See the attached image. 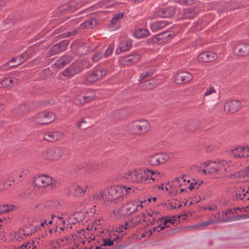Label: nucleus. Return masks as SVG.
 <instances>
[{
	"label": "nucleus",
	"instance_id": "f257e3e1",
	"mask_svg": "<svg viewBox=\"0 0 249 249\" xmlns=\"http://www.w3.org/2000/svg\"><path fill=\"white\" fill-rule=\"evenodd\" d=\"M121 192L119 185L111 186L106 190H102L96 193L93 198L96 200H103L117 204L123 200Z\"/></svg>",
	"mask_w": 249,
	"mask_h": 249
},
{
	"label": "nucleus",
	"instance_id": "f03ea898",
	"mask_svg": "<svg viewBox=\"0 0 249 249\" xmlns=\"http://www.w3.org/2000/svg\"><path fill=\"white\" fill-rule=\"evenodd\" d=\"M53 220L52 219L49 221L48 224H51ZM47 221L46 219L42 220L41 219H37L35 224L33 225L32 228L24 226L20 229L19 231L17 232V241H20L25 237L34 233L38 231H41L42 228L47 226Z\"/></svg>",
	"mask_w": 249,
	"mask_h": 249
},
{
	"label": "nucleus",
	"instance_id": "7ed1b4c3",
	"mask_svg": "<svg viewBox=\"0 0 249 249\" xmlns=\"http://www.w3.org/2000/svg\"><path fill=\"white\" fill-rule=\"evenodd\" d=\"M138 205L137 201L134 200H129L117 211H114V214L118 219L128 217L136 212L140 211Z\"/></svg>",
	"mask_w": 249,
	"mask_h": 249
},
{
	"label": "nucleus",
	"instance_id": "20e7f679",
	"mask_svg": "<svg viewBox=\"0 0 249 249\" xmlns=\"http://www.w3.org/2000/svg\"><path fill=\"white\" fill-rule=\"evenodd\" d=\"M33 184L38 188L50 186L52 188L56 186V180L52 177L46 175H39L33 179Z\"/></svg>",
	"mask_w": 249,
	"mask_h": 249
},
{
	"label": "nucleus",
	"instance_id": "39448f33",
	"mask_svg": "<svg viewBox=\"0 0 249 249\" xmlns=\"http://www.w3.org/2000/svg\"><path fill=\"white\" fill-rule=\"evenodd\" d=\"M150 125L146 120L136 121L129 125L130 132L132 134H142L149 130Z\"/></svg>",
	"mask_w": 249,
	"mask_h": 249
},
{
	"label": "nucleus",
	"instance_id": "423d86ee",
	"mask_svg": "<svg viewBox=\"0 0 249 249\" xmlns=\"http://www.w3.org/2000/svg\"><path fill=\"white\" fill-rule=\"evenodd\" d=\"M123 178L128 182L140 183L144 180L143 171L133 170L125 172Z\"/></svg>",
	"mask_w": 249,
	"mask_h": 249
},
{
	"label": "nucleus",
	"instance_id": "0eeeda50",
	"mask_svg": "<svg viewBox=\"0 0 249 249\" xmlns=\"http://www.w3.org/2000/svg\"><path fill=\"white\" fill-rule=\"evenodd\" d=\"M55 119L52 112L43 111L36 114L34 117V121L38 124H45L52 123Z\"/></svg>",
	"mask_w": 249,
	"mask_h": 249
},
{
	"label": "nucleus",
	"instance_id": "6e6552de",
	"mask_svg": "<svg viewBox=\"0 0 249 249\" xmlns=\"http://www.w3.org/2000/svg\"><path fill=\"white\" fill-rule=\"evenodd\" d=\"M106 73L107 71L104 69H95L91 72L86 75L85 80L83 81V83L85 85H87L90 83L95 82L101 79Z\"/></svg>",
	"mask_w": 249,
	"mask_h": 249
},
{
	"label": "nucleus",
	"instance_id": "1a4fd4ad",
	"mask_svg": "<svg viewBox=\"0 0 249 249\" xmlns=\"http://www.w3.org/2000/svg\"><path fill=\"white\" fill-rule=\"evenodd\" d=\"M169 159V156L165 153H156L149 156L147 161L152 166H157L165 163Z\"/></svg>",
	"mask_w": 249,
	"mask_h": 249
},
{
	"label": "nucleus",
	"instance_id": "9d476101",
	"mask_svg": "<svg viewBox=\"0 0 249 249\" xmlns=\"http://www.w3.org/2000/svg\"><path fill=\"white\" fill-rule=\"evenodd\" d=\"M234 201L247 202L249 200V188L237 187L233 194Z\"/></svg>",
	"mask_w": 249,
	"mask_h": 249
},
{
	"label": "nucleus",
	"instance_id": "9b49d317",
	"mask_svg": "<svg viewBox=\"0 0 249 249\" xmlns=\"http://www.w3.org/2000/svg\"><path fill=\"white\" fill-rule=\"evenodd\" d=\"M63 154V150L58 147H52L45 150L43 156L45 159L50 160H56L59 159Z\"/></svg>",
	"mask_w": 249,
	"mask_h": 249
},
{
	"label": "nucleus",
	"instance_id": "f8f14e48",
	"mask_svg": "<svg viewBox=\"0 0 249 249\" xmlns=\"http://www.w3.org/2000/svg\"><path fill=\"white\" fill-rule=\"evenodd\" d=\"M84 69L80 61L73 63L68 68L62 72L63 75L65 76H73L82 71Z\"/></svg>",
	"mask_w": 249,
	"mask_h": 249
},
{
	"label": "nucleus",
	"instance_id": "ddd939ff",
	"mask_svg": "<svg viewBox=\"0 0 249 249\" xmlns=\"http://www.w3.org/2000/svg\"><path fill=\"white\" fill-rule=\"evenodd\" d=\"M68 45L69 42L67 40H63L59 42L54 45L46 53V56L50 57L65 51L67 49Z\"/></svg>",
	"mask_w": 249,
	"mask_h": 249
},
{
	"label": "nucleus",
	"instance_id": "4468645a",
	"mask_svg": "<svg viewBox=\"0 0 249 249\" xmlns=\"http://www.w3.org/2000/svg\"><path fill=\"white\" fill-rule=\"evenodd\" d=\"M193 79L192 75L186 71H180L174 76V81L177 84L187 83Z\"/></svg>",
	"mask_w": 249,
	"mask_h": 249
},
{
	"label": "nucleus",
	"instance_id": "2eb2a0df",
	"mask_svg": "<svg viewBox=\"0 0 249 249\" xmlns=\"http://www.w3.org/2000/svg\"><path fill=\"white\" fill-rule=\"evenodd\" d=\"M242 107V104L236 100L227 101L225 105V111L229 113H233L239 110Z\"/></svg>",
	"mask_w": 249,
	"mask_h": 249
},
{
	"label": "nucleus",
	"instance_id": "dca6fc26",
	"mask_svg": "<svg viewBox=\"0 0 249 249\" xmlns=\"http://www.w3.org/2000/svg\"><path fill=\"white\" fill-rule=\"evenodd\" d=\"M141 57V55L137 52H132L129 55L122 58L121 63L125 65H130L137 62Z\"/></svg>",
	"mask_w": 249,
	"mask_h": 249
},
{
	"label": "nucleus",
	"instance_id": "f3484780",
	"mask_svg": "<svg viewBox=\"0 0 249 249\" xmlns=\"http://www.w3.org/2000/svg\"><path fill=\"white\" fill-rule=\"evenodd\" d=\"M236 212L235 209H227L225 212H222V222H231L239 220L240 216L234 215Z\"/></svg>",
	"mask_w": 249,
	"mask_h": 249
},
{
	"label": "nucleus",
	"instance_id": "a211bd4d",
	"mask_svg": "<svg viewBox=\"0 0 249 249\" xmlns=\"http://www.w3.org/2000/svg\"><path fill=\"white\" fill-rule=\"evenodd\" d=\"M63 137L64 134L61 131H49L44 135L43 139L45 141L53 142L61 140Z\"/></svg>",
	"mask_w": 249,
	"mask_h": 249
},
{
	"label": "nucleus",
	"instance_id": "6ab92c4d",
	"mask_svg": "<svg viewBox=\"0 0 249 249\" xmlns=\"http://www.w3.org/2000/svg\"><path fill=\"white\" fill-rule=\"evenodd\" d=\"M175 14V9L173 6L160 8L156 12V16L160 18L172 17Z\"/></svg>",
	"mask_w": 249,
	"mask_h": 249
},
{
	"label": "nucleus",
	"instance_id": "aec40b11",
	"mask_svg": "<svg viewBox=\"0 0 249 249\" xmlns=\"http://www.w3.org/2000/svg\"><path fill=\"white\" fill-rule=\"evenodd\" d=\"M144 180L151 179L153 181L159 180L161 178L160 173L157 170L146 169L143 171Z\"/></svg>",
	"mask_w": 249,
	"mask_h": 249
},
{
	"label": "nucleus",
	"instance_id": "412c9836",
	"mask_svg": "<svg viewBox=\"0 0 249 249\" xmlns=\"http://www.w3.org/2000/svg\"><path fill=\"white\" fill-rule=\"evenodd\" d=\"M95 96V94L92 90L89 89H86L82 93L78 100L80 104H85L93 100Z\"/></svg>",
	"mask_w": 249,
	"mask_h": 249
},
{
	"label": "nucleus",
	"instance_id": "4be33fe9",
	"mask_svg": "<svg viewBox=\"0 0 249 249\" xmlns=\"http://www.w3.org/2000/svg\"><path fill=\"white\" fill-rule=\"evenodd\" d=\"M217 55L211 52H206L200 53L198 57L199 61L203 62H208L216 59Z\"/></svg>",
	"mask_w": 249,
	"mask_h": 249
},
{
	"label": "nucleus",
	"instance_id": "5701e85b",
	"mask_svg": "<svg viewBox=\"0 0 249 249\" xmlns=\"http://www.w3.org/2000/svg\"><path fill=\"white\" fill-rule=\"evenodd\" d=\"M132 46V43L129 40H121L118 48L116 51V53L118 54L122 52H125L129 50Z\"/></svg>",
	"mask_w": 249,
	"mask_h": 249
},
{
	"label": "nucleus",
	"instance_id": "b1692460",
	"mask_svg": "<svg viewBox=\"0 0 249 249\" xmlns=\"http://www.w3.org/2000/svg\"><path fill=\"white\" fill-rule=\"evenodd\" d=\"M233 51L235 53L241 56L249 54V45H239L234 47Z\"/></svg>",
	"mask_w": 249,
	"mask_h": 249
},
{
	"label": "nucleus",
	"instance_id": "393cba45",
	"mask_svg": "<svg viewBox=\"0 0 249 249\" xmlns=\"http://www.w3.org/2000/svg\"><path fill=\"white\" fill-rule=\"evenodd\" d=\"M71 60V57L69 55L61 56L54 63V66L59 69L63 68L68 64Z\"/></svg>",
	"mask_w": 249,
	"mask_h": 249
},
{
	"label": "nucleus",
	"instance_id": "a878e982",
	"mask_svg": "<svg viewBox=\"0 0 249 249\" xmlns=\"http://www.w3.org/2000/svg\"><path fill=\"white\" fill-rule=\"evenodd\" d=\"M89 186L87 184L82 183L79 185L73 186V189L75 192V196H81L86 192Z\"/></svg>",
	"mask_w": 249,
	"mask_h": 249
},
{
	"label": "nucleus",
	"instance_id": "bb28decb",
	"mask_svg": "<svg viewBox=\"0 0 249 249\" xmlns=\"http://www.w3.org/2000/svg\"><path fill=\"white\" fill-rule=\"evenodd\" d=\"M167 25L168 23L165 20L156 21L151 23L150 28L153 32H155L163 29Z\"/></svg>",
	"mask_w": 249,
	"mask_h": 249
},
{
	"label": "nucleus",
	"instance_id": "cd10ccee",
	"mask_svg": "<svg viewBox=\"0 0 249 249\" xmlns=\"http://www.w3.org/2000/svg\"><path fill=\"white\" fill-rule=\"evenodd\" d=\"M120 190L121 191V195L123 199L126 196L130 194H132L134 192V189L131 187H126L124 185H119Z\"/></svg>",
	"mask_w": 249,
	"mask_h": 249
},
{
	"label": "nucleus",
	"instance_id": "c85d7f7f",
	"mask_svg": "<svg viewBox=\"0 0 249 249\" xmlns=\"http://www.w3.org/2000/svg\"><path fill=\"white\" fill-rule=\"evenodd\" d=\"M245 148L244 146H239L232 150V154L235 158H242L245 157L244 151Z\"/></svg>",
	"mask_w": 249,
	"mask_h": 249
},
{
	"label": "nucleus",
	"instance_id": "c756f323",
	"mask_svg": "<svg viewBox=\"0 0 249 249\" xmlns=\"http://www.w3.org/2000/svg\"><path fill=\"white\" fill-rule=\"evenodd\" d=\"M133 35L136 38H143L148 36L149 32L144 28H139L135 30Z\"/></svg>",
	"mask_w": 249,
	"mask_h": 249
},
{
	"label": "nucleus",
	"instance_id": "7c9ffc66",
	"mask_svg": "<svg viewBox=\"0 0 249 249\" xmlns=\"http://www.w3.org/2000/svg\"><path fill=\"white\" fill-rule=\"evenodd\" d=\"M145 218V214L143 213H141L134 217L133 219H130V221H131L134 227H136L142 222V221H144Z\"/></svg>",
	"mask_w": 249,
	"mask_h": 249
},
{
	"label": "nucleus",
	"instance_id": "2f4dec72",
	"mask_svg": "<svg viewBox=\"0 0 249 249\" xmlns=\"http://www.w3.org/2000/svg\"><path fill=\"white\" fill-rule=\"evenodd\" d=\"M14 77H8L2 79L0 81V88L11 87L14 81Z\"/></svg>",
	"mask_w": 249,
	"mask_h": 249
},
{
	"label": "nucleus",
	"instance_id": "473e14b6",
	"mask_svg": "<svg viewBox=\"0 0 249 249\" xmlns=\"http://www.w3.org/2000/svg\"><path fill=\"white\" fill-rule=\"evenodd\" d=\"M218 171H226L227 167L231 163V161H226L225 160H216Z\"/></svg>",
	"mask_w": 249,
	"mask_h": 249
},
{
	"label": "nucleus",
	"instance_id": "72a5a7b5",
	"mask_svg": "<svg viewBox=\"0 0 249 249\" xmlns=\"http://www.w3.org/2000/svg\"><path fill=\"white\" fill-rule=\"evenodd\" d=\"M155 87V83H154V81L150 80H145L144 81H142L140 83V87L142 89H152Z\"/></svg>",
	"mask_w": 249,
	"mask_h": 249
},
{
	"label": "nucleus",
	"instance_id": "f704fd0d",
	"mask_svg": "<svg viewBox=\"0 0 249 249\" xmlns=\"http://www.w3.org/2000/svg\"><path fill=\"white\" fill-rule=\"evenodd\" d=\"M175 36L173 32L167 31L159 34L158 36V39L159 40H163L164 41L168 40L169 39L172 38Z\"/></svg>",
	"mask_w": 249,
	"mask_h": 249
},
{
	"label": "nucleus",
	"instance_id": "c9c22d12",
	"mask_svg": "<svg viewBox=\"0 0 249 249\" xmlns=\"http://www.w3.org/2000/svg\"><path fill=\"white\" fill-rule=\"evenodd\" d=\"M204 164H206L209 167V169L208 170V173H214L218 171L216 161L214 162L207 161L205 163H204Z\"/></svg>",
	"mask_w": 249,
	"mask_h": 249
},
{
	"label": "nucleus",
	"instance_id": "e433bc0d",
	"mask_svg": "<svg viewBox=\"0 0 249 249\" xmlns=\"http://www.w3.org/2000/svg\"><path fill=\"white\" fill-rule=\"evenodd\" d=\"M184 16L185 18L192 19L193 18L196 13L193 8H187L184 10Z\"/></svg>",
	"mask_w": 249,
	"mask_h": 249
},
{
	"label": "nucleus",
	"instance_id": "4c0bfd02",
	"mask_svg": "<svg viewBox=\"0 0 249 249\" xmlns=\"http://www.w3.org/2000/svg\"><path fill=\"white\" fill-rule=\"evenodd\" d=\"M90 163H92L91 164H90L89 165H88V170H89V172L92 173L95 172L96 173L99 169V165H98L96 162L95 161H92Z\"/></svg>",
	"mask_w": 249,
	"mask_h": 249
},
{
	"label": "nucleus",
	"instance_id": "58836bf2",
	"mask_svg": "<svg viewBox=\"0 0 249 249\" xmlns=\"http://www.w3.org/2000/svg\"><path fill=\"white\" fill-rule=\"evenodd\" d=\"M203 183L202 181L200 180H193L192 182H191L189 186L188 187V188L190 190H192L194 189H197L198 188L200 185Z\"/></svg>",
	"mask_w": 249,
	"mask_h": 249
},
{
	"label": "nucleus",
	"instance_id": "ea45409f",
	"mask_svg": "<svg viewBox=\"0 0 249 249\" xmlns=\"http://www.w3.org/2000/svg\"><path fill=\"white\" fill-rule=\"evenodd\" d=\"M154 73V71L150 70L148 71L144 72L141 73V75L139 76V80L142 81L145 78L149 77L151 76Z\"/></svg>",
	"mask_w": 249,
	"mask_h": 249
},
{
	"label": "nucleus",
	"instance_id": "a19ab883",
	"mask_svg": "<svg viewBox=\"0 0 249 249\" xmlns=\"http://www.w3.org/2000/svg\"><path fill=\"white\" fill-rule=\"evenodd\" d=\"M34 243V242L32 241L26 244H23L20 247L17 248V249H35L36 247L35 246Z\"/></svg>",
	"mask_w": 249,
	"mask_h": 249
},
{
	"label": "nucleus",
	"instance_id": "79ce46f5",
	"mask_svg": "<svg viewBox=\"0 0 249 249\" xmlns=\"http://www.w3.org/2000/svg\"><path fill=\"white\" fill-rule=\"evenodd\" d=\"M114 45L113 44H110L106 49L104 54H103L104 57H108L110 56L113 53L114 50Z\"/></svg>",
	"mask_w": 249,
	"mask_h": 249
},
{
	"label": "nucleus",
	"instance_id": "37998d69",
	"mask_svg": "<svg viewBox=\"0 0 249 249\" xmlns=\"http://www.w3.org/2000/svg\"><path fill=\"white\" fill-rule=\"evenodd\" d=\"M214 223L222 222V212H218L212 217Z\"/></svg>",
	"mask_w": 249,
	"mask_h": 249
},
{
	"label": "nucleus",
	"instance_id": "c03bdc74",
	"mask_svg": "<svg viewBox=\"0 0 249 249\" xmlns=\"http://www.w3.org/2000/svg\"><path fill=\"white\" fill-rule=\"evenodd\" d=\"M13 207L14 205H11L10 206L5 205L0 206V211L1 212L2 214L3 213H8L13 210Z\"/></svg>",
	"mask_w": 249,
	"mask_h": 249
},
{
	"label": "nucleus",
	"instance_id": "a18cd8bd",
	"mask_svg": "<svg viewBox=\"0 0 249 249\" xmlns=\"http://www.w3.org/2000/svg\"><path fill=\"white\" fill-rule=\"evenodd\" d=\"M135 227L130 220L129 222H126L124 225H122L121 228H119V230L120 231H123V229L124 230H132Z\"/></svg>",
	"mask_w": 249,
	"mask_h": 249
},
{
	"label": "nucleus",
	"instance_id": "49530a36",
	"mask_svg": "<svg viewBox=\"0 0 249 249\" xmlns=\"http://www.w3.org/2000/svg\"><path fill=\"white\" fill-rule=\"evenodd\" d=\"M16 67V59L13 58L4 65L5 70L13 68Z\"/></svg>",
	"mask_w": 249,
	"mask_h": 249
},
{
	"label": "nucleus",
	"instance_id": "de8ad7c7",
	"mask_svg": "<svg viewBox=\"0 0 249 249\" xmlns=\"http://www.w3.org/2000/svg\"><path fill=\"white\" fill-rule=\"evenodd\" d=\"M171 184L172 185L173 188H175V190H177V188H179L181 185L180 178H175Z\"/></svg>",
	"mask_w": 249,
	"mask_h": 249
},
{
	"label": "nucleus",
	"instance_id": "09e8293b",
	"mask_svg": "<svg viewBox=\"0 0 249 249\" xmlns=\"http://www.w3.org/2000/svg\"><path fill=\"white\" fill-rule=\"evenodd\" d=\"M103 57H104V56L102 53L97 52L92 55L91 59L93 61L96 62Z\"/></svg>",
	"mask_w": 249,
	"mask_h": 249
},
{
	"label": "nucleus",
	"instance_id": "8fccbe9b",
	"mask_svg": "<svg viewBox=\"0 0 249 249\" xmlns=\"http://www.w3.org/2000/svg\"><path fill=\"white\" fill-rule=\"evenodd\" d=\"M59 203L57 200H52L48 202L46 204V206L50 208L53 210L58 206Z\"/></svg>",
	"mask_w": 249,
	"mask_h": 249
},
{
	"label": "nucleus",
	"instance_id": "3c124183",
	"mask_svg": "<svg viewBox=\"0 0 249 249\" xmlns=\"http://www.w3.org/2000/svg\"><path fill=\"white\" fill-rule=\"evenodd\" d=\"M124 16L123 13H120L115 15L111 19V22L112 24H116L118 19L122 18Z\"/></svg>",
	"mask_w": 249,
	"mask_h": 249
},
{
	"label": "nucleus",
	"instance_id": "603ef678",
	"mask_svg": "<svg viewBox=\"0 0 249 249\" xmlns=\"http://www.w3.org/2000/svg\"><path fill=\"white\" fill-rule=\"evenodd\" d=\"M213 223H214L213 221V219L211 217V219H209L208 220L205 221H204L203 222H202L201 223L197 224V225L194 226V227H204V226H208V225H211V224H213Z\"/></svg>",
	"mask_w": 249,
	"mask_h": 249
},
{
	"label": "nucleus",
	"instance_id": "864d4df0",
	"mask_svg": "<svg viewBox=\"0 0 249 249\" xmlns=\"http://www.w3.org/2000/svg\"><path fill=\"white\" fill-rule=\"evenodd\" d=\"M134 201H137L140 210L148 204L146 200H140L139 199H134Z\"/></svg>",
	"mask_w": 249,
	"mask_h": 249
},
{
	"label": "nucleus",
	"instance_id": "5fc2aeb1",
	"mask_svg": "<svg viewBox=\"0 0 249 249\" xmlns=\"http://www.w3.org/2000/svg\"><path fill=\"white\" fill-rule=\"evenodd\" d=\"M78 221V220L77 218L75 217V215L73 214L70 216L68 219V223L69 224H75Z\"/></svg>",
	"mask_w": 249,
	"mask_h": 249
},
{
	"label": "nucleus",
	"instance_id": "6e6d98bb",
	"mask_svg": "<svg viewBox=\"0 0 249 249\" xmlns=\"http://www.w3.org/2000/svg\"><path fill=\"white\" fill-rule=\"evenodd\" d=\"M114 244V240H112L110 239H103V244L104 246H112Z\"/></svg>",
	"mask_w": 249,
	"mask_h": 249
},
{
	"label": "nucleus",
	"instance_id": "4d7b16f0",
	"mask_svg": "<svg viewBox=\"0 0 249 249\" xmlns=\"http://www.w3.org/2000/svg\"><path fill=\"white\" fill-rule=\"evenodd\" d=\"M215 92V89L213 87L210 86L209 87L207 88L206 90L204 93V96H207Z\"/></svg>",
	"mask_w": 249,
	"mask_h": 249
},
{
	"label": "nucleus",
	"instance_id": "13d9d810",
	"mask_svg": "<svg viewBox=\"0 0 249 249\" xmlns=\"http://www.w3.org/2000/svg\"><path fill=\"white\" fill-rule=\"evenodd\" d=\"M196 0H179L178 3L181 5H191L194 3Z\"/></svg>",
	"mask_w": 249,
	"mask_h": 249
},
{
	"label": "nucleus",
	"instance_id": "bf43d9fd",
	"mask_svg": "<svg viewBox=\"0 0 249 249\" xmlns=\"http://www.w3.org/2000/svg\"><path fill=\"white\" fill-rule=\"evenodd\" d=\"M52 219L57 224H61V222L63 220V217L61 216H57L53 214L52 215Z\"/></svg>",
	"mask_w": 249,
	"mask_h": 249
},
{
	"label": "nucleus",
	"instance_id": "052dcab7",
	"mask_svg": "<svg viewBox=\"0 0 249 249\" xmlns=\"http://www.w3.org/2000/svg\"><path fill=\"white\" fill-rule=\"evenodd\" d=\"M82 25L87 28H91L93 27V22L92 20H89L84 22Z\"/></svg>",
	"mask_w": 249,
	"mask_h": 249
},
{
	"label": "nucleus",
	"instance_id": "680f3d73",
	"mask_svg": "<svg viewBox=\"0 0 249 249\" xmlns=\"http://www.w3.org/2000/svg\"><path fill=\"white\" fill-rule=\"evenodd\" d=\"M27 57V56L26 54L22 53V54H20V55L18 56V57H17V60L18 59H19V60L20 61V63H22L25 60Z\"/></svg>",
	"mask_w": 249,
	"mask_h": 249
},
{
	"label": "nucleus",
	"instance_id": "e2e57ef3",
	"mask_svg": "<svg viewBox=\"0 0 249 249\" xmlns=\"http://www.w3.org/2000/svg\"><path fill=\"white\" fill-rule=\"evenodd\" d=\"M76 33H77L76 31L69 32L66 33L65 34V35L64 36L66 37H70L71 36H74V35H76Z\"/></svg>",
	"mask_w": 249,
	"mask_h": 249
},
{
	"label": "nucleus",
	"instance_id": "0e129e2a",
	"mask_svg": "<svg viewBox=\"0 0 249 249\" xmlns=\"http://www.w3.org/2000/svg\"><path fill=\"white\" fill-rule=\"evenodd\" d=\"M165 228V226H161L160 225L155 227L153 228V230L154 231H157L158 232H159L160 231H161L163 230Z\"/></svg>",
	"mask_w": 249,
	"mask_h": 249
},
{
	"label": "nucleus",
	"instance_id": "69168bd1",
	"mask_svg": "<svg viewBox=\"0 0 249 249\" xmlns=\"http://www.w3.org/2000/svg\"><path fill=\"white\" fill-rule=\"evenodd\" d=\"M28 173V171L27 170H25L22 172V173H20L19 176L20 178L24 177L26 176Z\"/></svg>",
	"mask_w": 249,
	"mask_h": 249
},
{
	"label": "nucleus",
	"instance_id": "338daca9",
	"mask_svg": "<svg viewBox=\"0 0 249 249\" xmlns=\"http://www.w3.org/2000/svg\"><path fill=\"white\" fill-rule=\"evenodd\" d=\"M180 179L181 180V181L183 182L187 181L188 183H189L190 182L189 179L187 180L186 176H183L181 178H180Z\"/></svg>",
	"mask_w": 249,
	"mask_h": 249
},
{
	"label": "nucleus",
	"instance_id": "774afa93",
	"mask_svg": "<svg viewBox=\"0 0 249 249\" xmlns=\"http://www.w3.org/2000/svg\"><path fill=\"white\" fill-rule=\"evenodd\" d=\"M86 123V121L85 120L84 118H83L81 119V122L80 123H76V125L78 127H81L82 126V123Z\"/></svg>",
	"mask_w": 249,
	"mask_h": 249
}]
</instances>
